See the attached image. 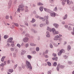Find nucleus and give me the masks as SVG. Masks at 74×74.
<instances>
[{"label":"nucleus","instance_id":"1","mask_svg":"<svg viewBox=\"0 0 74 74\" xmlns=\"http://www.w3.org/2000/svg\"><path fill=\"white\" fill-rule=\"evenodd\" d=\"M26 65L27 69H32V67L31 66V64L30 63V62L27 61H26Z\"/></svg>","mask_w":74,"mask_h":74},{"label":"nucleus","instance_id":"2","mask_svg":"<svg viewBox=\"0 0 74 74\" xmlns=\"http://www.w3.org/2000/svg\"><path fill=\"white\" fill-rule=\"evenodd\" d=\"M45 19H46L47 20H46V24H47V25H48L49 24V22L48 21V16H45L44 19L43 18L42 20V21H45Z\"/></svg>","mask_w":74,"mask_h":74},{"label":"nucleus","instance_id":"3","mask_svg":"<svg viewBox=\"0 0 74 74\" xmlns=\"http://www.w3.org/2000/svg\"><path fill=\"white\" fill-rule=\"evenodd\" d=\"M13 40V38H12L11 37L9 38L7 42V45H8V46L10 45V43H12V40Z\"/></svg>","mask_w":74,"mask_h":74},{"label":"nucleus","instance_id":"4","mask_svg":"<svg viewBox=\"0 0 74 74\" xmlns=\"http://www.w3.org/2000/svg\"><path fill=\"white\" fill-rule=\"evenodd\" d=\"M62 52H64V50L63 49H62L60 50V52H59L58 53V56H60Z\"/></svg>","mask_w":74,"mask_h":74},{"label":"nucleus","instance_id":"5","mask_svg":"<svg viewBox=\"0 0 74 74\" xmlns=\"http://www.w3.org/2000/svg\"><path fill=\"white\" fill-rule=\"evenodd\" d=\"M28 39L29 38H28L25 37L23 39V41L24 42H27V41H28Z\"/></svg>","mask_w":74,"mask_h":74},{"label":"nucleus","instance_id":"6","mask_svg":"<svg viewBox=\"0 0 74 74\" xmlns=\"http://www.w3.org/2000/svg\"><path fill=\"white\" fill-rule=\"evenodd\" d=\"M59 38V36H55V38H53L54 40H55L56 41V40H58V38Z\"/></svg>","mask_w":74,"mask_h":74},{"label":"nucleus","instance_id":"7","mask_svg":"<svg viewBox=\"0 0 74 74\" xmlns=\"http://www.w3.org/2000/svg\"><path fill=\"white\" fill-rule=\"evenodd\" d=\"M67 3L68 4H69V5L70 4H73V1H67Z\"/></svg>","mask_w":74,"mask_h":74},{"label":"nucleus","instance_id":"8","mask_svg":"<svg viewBox=\"0 0 74 74\" xmlns=\"http://www.w3.org/2000/svg\"><path fill=\"white\" fill-rule=\"evenodd\" d=\"M44 9L45 11L47 12H49V13H50V12H51V10H50L48 9L45 8H44Z\"/></svg>","mask_w":74,"mask_h":74},{"label":"nucleus","instance_id":"9","mask_svg":"<svg viewBox=\"0 0 74 74\" xmlns=\"http://www.w3.org/2000/svg\"><path fill=\"white\" fill-rule=\"evenodd\" d=\"M35 17L36 18H39V19H43V17H41L39 16H38V15H36L35 16Z\"/></svg>","mask_w":74,"mask_h":74},{"label":"nucleus","instance_id":"10","mask_svg":"<svg viewBox=\"0 0 74 74\" xmlns=\"http://www.w3.org/2000/svg\"><path fill=\"white\" fill-rule=\"evenodd\" d=\"M25 6L23 5V4L21 3V5H19V8H23V7H24Z\"/></svg>","mask_w":74,"mask_h":74},{"label":"nucleus","instance_id":"11","mask_svg":"<svg viewBox=\"0 0 74 74\" xmlns=\"http://www.w3.org/2000/svg\"><path fill=\"white\" fill-rule=\"evenodd\" d=\"M51 16H56V15L55 14V13H51Z\"/></svg>","mask_w":74,"mask_h":74},{"label":"nucleus","instance_id":"12","mask_svg":"<svg viewBox=\"0 0 74 74\" xmlns=\"http://www.w3.org/2000/svg\"><path fill=\"white\" fill-rule=\"evenodd\" d=\"M26 53V51L24 50H23L21 52V55H23V54H25Z\"/></svg>","mask_w":74,"mask_h":74},{"label":"nucleus","instance_id":"13","mask_svg":"<svg viewBox=\"0 0 74 74\" xmlns=\"http://www.w3.org/2000/svg\"><path fill=\"white\" fill-rule=\"evenodd\" d=\"M5 58V56H4L2 58H1V62H4V58Z\"/></svg>","mask_w":74,"mask_h":74},{"label":"nucleus","instance_id":"14","mask_svg":"<svg viewBox=\"0 0 74 74\" xmlns=\"http://www.w3.org/2000/svg\"><path fill=\"white\" fill-rule=\"evenodd\" d=\"M52 31L53 34H55V33L56 30H55V28H53L52 30H51V31Z\"/></svg>","mask_w":74,"mask_h":74},{"label":"nucleus","instance_id":"15","mask_svg":"<svg viewBox=\"0 0 74 74\" xmlns=\"http://www.w3.org/2000/svg\"><path fill=\"white\" fill-rule=\"evenodd\" d=\"M47 30L49 31V32H52V29L50 28L49 27H48L47 28Z\"/></svg>","mask_w":74,"mask_h":74},{"label":"nucleus","instance_id":"16","mask_svg":"<svg viewBox=\"0 0 74 74\" xmlns=\"http://www.w3.org/2000/svg\"><path fill=\"white\" fill-rule=\"evenodd\" d=\"M60 66V64H58L57 67V69L58 71H59V67Z\"/></svg>","mask_w":74,"mask_h":74},{"label":"nucleus","instance_id":"17","mask_svg":"<svg viewBox=\"0 0 74 74\" xmlns=\"http://www.w3.org/2000/svg\"><path fill=\"white\" fill-rule=\"evenodd\" d=\"M43 7H41L40 8L39 10L40 11H41V12H42V11H43Z\"/></svg>","mask_w":74,"mask_h":74},{"label":"nucleus","instance_id":"18","mask_svg":"<svg viewBox=\"0 0 74 74\" xmlns=\"http://www.w3.org/2000/svg\"><path fill=\"white\" fill-rule=\"evenodd\" d=\"M52 59L53 60H56V61H57V60H58V57H56L55 58H53Z\"/></svg>","mask_w":74,"mask_h":74},{"label":"nucleus","instance_id":"19","mask_svg":"<svg viewBox=\"0 0 74 74\" xmlns=\"http://www.w3.org/2000/svg\"><path fill=\"white\" fill-rule=\"evenodd\" d=\"M53 26H55V27H58V26H59L58 25L56 24H53Z\"/></svg>","mask_w":74,"mask_h":74},{"label":"nucleus","instance_id":"20","mask_svg":"<svg viewBox=\"0 0 74 74\" xmlns=\"http://www.w3.org/2000/svg\"><path fill=\"white\" fill-rule=\"evenodd\" d=\"M8 37V35H5L4 36V38L5 39H7Z\"/></svg>","mask_w":74,"mask_h":74},{"label":"nucleus","instance_id":"21","mask_svg":"<svg viewBox=\"0 0 74 74\" xmlns=\"http://www.w3.org/2000/svg\"><path fill=\"white\" fill-rule=\"evenodd\" d=\"M9 71L10 73H12L14 71L13 69H10L9 70Z\"/></svg>","mask_w":74,"mask_h":74},{"label":"nucleus","instance_id":"22","mask_svg":"<svg viewBox=\"0 0 74 74\" xmlns=\"http://www.w3.org/2000/svg\"><path fill=\"white\" fill-rule=\"evenodd\" d=\"M38 5H43V4L41 3H38Z\"/></svg>","mask_w":74,"mask_h":74},{"label":"nucleus","instance_id":"23","mask_svg":"<svg viewBox=\"0 0 74 74\" xmlns=\"http://www.w3.org/2000/svg\"><path fill=\"white\" fill-rule=\"evenodd\" d=\"M71 49V47H70V46H68L67 47V50L68 51H69L70 49Z\"/></svg>","mask_w":74,"mask_h":74},{"label":"nucleus","instance_id":"24","mask_svg":"<svg viewBox=\"0 0 74 74\" xmlns=\"http://www.w3.org/2000/svg\"><path fill=\"white\" fill-rule=\"evenodd\" d=\"M30 45L31 46H35L36 45V44H34V43H30Z\"/></svg>","mask_w":74,"mask_h":74},{"label":"nucleus","instance_id":"25","mask_svg":"<svg viewBox=\"0 0 74 74\" xmlns=\"http://www.w3.org/2000/svg\"><path fill=\"white\" fill-rule=\"evenodd\" d=\"M48 65V66H51V62H47Z\"/></svg>","mask_w":74,"mask_h":74},{"label":"nucleus","instance_id":"26","mask_svg":"<svg viewBox=\"0 0 74 74\" xmlns=\"http://www.w3.org/2000/svg\"><path fill=\"white\" fill-rule=\"evenodd\" d=\"M67 15L66 14L65 16V17L63 18V19H65L67 18Z\"/></svg>","mask_w":74,"mask_h":74},{"label":"nucleus","instance_id":"27","mask_svg":"<svg viewBox=\"0 0 74 74\" xmlns=\"http://www.w3.org/2000/svg\"><path fill=\"white\" fill-rule=\"evenodd\" d=\"M27 58L29 59H31L32 58V56L30 55H28L27 56Z\"/></svg>","mask_w":74,"mask_h":74},{"label":"nucleus","instance_id":"28","mask_svg":"<svg viewBox=\"0 0 74 74\" xmlns=\"http://www.w3.org/2000/svg\"><path fill=\"white\" fill-rule=\"evenodd\" d=\"M53 65L54 66H56L57 65V63H56V62H54V63Z\"/></svg>","mask_w":74,"mask_h":74},{"label":"nucleus","instance_id":"29","mask_svg":"<svg viewBox=\"0 0 74 74\" xmlns=\"http://www.w3.org/2000/svg\"><path fill=\"white\" fill-rule=\"evenodd\" d=\"M60 67L61 69H63V68H64V66L62 65H60Z\"/></svg>","mask_w":74,"mask_h":74},{"label":"nucleus","instance_id":"30","mask_svg":"<svg viewBox=\"0 0 74 74\" xmlns=\"http://www.w3.org/2000/svg\"><path fill=\"white\" fill-rule=\"evenodd\" d=\"M13 24L15 25L16 26H18V24L17 23H13Z\"/></svg>","mask_w":74,"mask_h":74},{"label":"nucleus","instance_id":"31","mask_svg":"<svg viewBox=\"0 0 74 74\" xmlns=\"http://www.w3.org/2000/svg\"><path fill=\"white\" fill-rule=\"evenodd\" d=\"M15 50V48H11L10 49V50L11 51H14Z\"/></svg>","mask_w":74,"mask_h":74},{"label":"nucleus","instance_id":"32","mask_svg":"<svg viewBox=\"0 0 74 74\" xmlns=\"http://www.w3.org/2000/svg\"><path fill=\"white\" fill-rule=\"evenodd\" d=\"M35 21H36L35 19H34L33 18H32V22L33 23H34V22H35Z\"/></svg>","mask_w":74,"mask_h":74},{"label":"nucleus","instance_id":"33","mask_svg":"<svg viewBox=\"0 0 74 74\" xmlns=\"http://www.w3.org/2000/svg\"><path fill=\"white\" fill-rule=\"evenodd\" d=\"M36 51H39V50H40V49L39 47H37L36 49Z\"/></svg>","mask_w":74,"mask_h":74},{"label":"nucleus","instance_id":"34","mask_svg":"<svg viewBox=\"0 0 74 74\" xmlns=\"http://www.w3.org/2000/svg\"><path fill=\"white\" fill-rule=\"evenodd\" d=\"M17 47H18V48H21V45L19 44H18L17 45Z\"/></svg>","mask_w":74,"mask_h":74},{"label":"nucleus","instance_id":"35","mask_svg":"<svg viewBox=\"0 0 74 74\" xmlns=\"http://www.w3.org/2000/svg\"><path fill=\"white\" fill-rule=\"evenodd\" d=\"M20 10L22 11H24V10H25V8H24V7H23L21 8Z\"/></svg>","mask_w":74,"mask_h":74},{"label":"nucleus","instance_id":"36","mask_svg":"<svg viewBox=\"0 0 74 74\" xmlns=\"http://www.w3.org/2000/svg\"><path fill=\"white\" fill-rule=\"evenodd\" d=\"M50 47L51 48H53V46L52 44H50Z\"/></svg>","mask_w":74,"mask_h":74},{"label":"nucleus","instance_id":"37","mask_svg":"<svg viewBox=\"0 0 74 74\" xmlns=\"http://www.w3.org/2000/svg\"><path fill=\"white\" fill-rule=\"evenodd\" d=\"M9 5L10 7V6L11 5V1H9Z\"/></svg>","mask_w":74,"mask_h":74},{"label":"nucleus","instance_id":"38","mask_svg":"<svg viewBox=\"0 0 74 74\" xmlns=\"http://www.w3.org/2000/svg\"><path fill=\"white\" fill-rule=\"evenodd\" d=\"M55 33L56 34H59V32L58 31H56V32Z\"/></svg>","mask_w":74,"mask_h":74},{"label":"nucleus","instance_id":"39","mask_svg":"<svg viewBox=\"0 0 74 74\" xmlns=\"http://www.w3.org/2000/svg\"><path fill=\"white\" fill-rule=\"evenodd\" d=\"M28 46H29V44H27L25 45V46L26 47V48H27V47H28Z\"/></svg>","mask_w":74,"mask_h":74},{"label":"nucleus","instance_id":"40","mask_svg":"<svg viewBox=\"0 0 74 74\" xmlns=\"http://www.w3.org/2000/svg\"><path fill=\"white\" fill-rule=\"evenodd\" d=\"M5 18H6L8 19L9 18V16H8V15H6V16Z\"/></svg>","mask_w":74,"mask_h":74},{"label":"nucleus","instance_id":"41","mask_svg":"<svg viewBox=\"0 0 74 74\" xmlns=\"http://www.w3.org/2000/svg\"><path fill=\"white\" fill-rule=\"evenodd\" d=\"M46 36L47 37H50V35H49V34H47Z\"/></svg>","mask_w":74,"mask_h":74},{"label":"nucleus","instance_id":"42","mask_svg":"<svg viewBox=\"0 0 74 74\" xmlns=\"http://www.w3.org/2000/svg\"><path fill=\"white\" fill-rule=\"evenodd\" d=\"M57 10V8L56 7L54 9V11H56Z\"/></svg>","mask_w":74,"mask_h":74},{"label":"nucleus","instance_id":"43","mask_svg":"<svg viewBox=\"0 0 74 74\" xmlns=\"http://www.w3.org/2000/svg\"><path fill=\"white\" fill-rule=\"evenodd\" d=\"M20 10H21L20 9V8H18L17 9V11L18 12H20Z\"/></svg>","mask_w":74,"mask_h":74},{"label":"nucleus","instance_id":"44","mask_svg":"<svg viewBox=\"0 0 74 74\" xmlns=\"http://www.w3.org/2000/svg\"><path fill=\"white\" fill-rule=\"evenodd\" d=\"M62 5H64V4H65V3H64V1H63L62 2Z\"/></svg>","mask_w":74,"mask_h":74},{"label":"nucleus","instance_id":"45","mask_svg":"<svg viewBox=\"0 0 74 74\" xmlns=\"http://www.w3.org/2000/svg\"><path fill=\"white\" fill-rule=\"evenodd\" d=\"M11 46L12 47H14V43H12L11 44Z\"/></svg>","mask_w":74,"mask_h":74},{"label":"nucleus","instance_id":"46","mask_svg":"<svg viewBox=\"0 0 74 74\" xmlns=\"http://www.w3.org/2000/svg\"><path fill=\"white\" fill-rule=\"evenodd\" d=\"M45 58H48V56L47 55H46L45 56Z\"/></svg>","mask_w":74,"mask_h":74},{"label":"nucleus","instance_id":"47","mask_svg":"<svg viewBox=\"0 0 74 74\" xmlns=\"http://www.w3.org/2000/svg\"><path fill=\"white\" fill-rule=\"evenodd\" d=\"M17 66H18L17 64H16L14 66V69H16V67H17Z\"/></svg>","mask_w":74,"mask_h":74},{"label":"nucleus","instance_id":"48","mask_svg":"<svg viewBox=\"0 0 74 74\" xmlns=\"http://www.w3.org/2000/svg\"><path fill=\"white\" fill-rule=\"evenodd\" d=\"M53 56H56V54L55 53H53Z\"/></svg>","mask_w":74,"mask_h":74},{"label":"nucleus","instance_id":"49","mask_svg":"<svg viewBox=\"0 0 74 74\" xmlns=\"http://www.w3.org/2000/svg\"><path fill=\"white\" fill-rule=\"evenodd\" d=\"M33 54H35L36 53V51H33L32 52Z\"/></svg>","mask_w":74,"mask_h":74},{"label":"nucleus","instance_id":"50","mask_svg":"<svg viewBox=\"0 0 74 74\" xmlns=\"http://www.w3.org/2000/svg\"><path fill=\"white\" fill-rule=\"evenodd\" d=\"M65 28H67L68 27V26L67 25H65Z\"/></svg>","mask_w":74,"mask_h":74},{"label":"nucleus","instance_id":"51","mask_svg":"<svg viewBox=\"0 0 74 74\" xmlns=\"http://www.w3.org/2000/svg\"><path fill=\"white\" fill-rule=\"evenodd\" d=\"M29 11V10L27 9H26L25 10V12H28Z\"/></svg>","mask_w":74,"mask_h":74},{"label":"nucleus","instance_id":"52","mask_svg":"<svg viewBox=\"0 0 74 74\" xmlns=\"http://www.w3.org/2000/svg\"><path fill=\"white\" fill-rule=\"evenodd\" d=\"M69 30H71V27H69Z\"/></svg>","mask_w":74,"mask_h":74},{"label":"nucleus","instance_id":"53","mask_svg":"<svg viewBox=\"0 0 74 74\" xmlns=\"http://www.w3.org/2000/svg\"><path fill=\"white\" fill-rule=\"evenodd\" d=\"M48 74H51V73L50 71H48Z\"/></svg>","mask_w":74,"mask_h":74},{"label":"nucleus","instance_id":"54","mask_svg":"<svg viewBox=\"0 0 74 74\" xmlns=\"http://www.w3.org/2000/svg\"><path fill=\"white\" fill-rule=\"evenodd\" d=\"M64 57L65 59H66V58H67V56H64Z\"/></svg>","mask_w":74,"mask_h":74},{"label":"nucleus","instance_id":"55","mask_svg":"<svg viewBox=\"0 0 74 74\" xmlns=\"http://www.w3.org/2000/svg\"><path fill=\"white\" fill-rule=\"evenodd\" d=\"M40 27H42L43 26V24H41L40 25Z\"/></svg>","mask_w":74,"mask_h":74},{"label":"nucleus","instance_id":"56","mask_svg":"<svg viewBox=\"0 0 74 74\" xmlns=\"http://www.w3.org/2000/svg\"><path fill=\"white\" fill-rule=\"evenodd\" d=\"M10 63V61L8 60L7 61V63H8V64Z\"/></svg>","mask_w":74,"mask_h":74},{"label":"nucleus","instance_id":"57","mask_svg":"<svg viewBox=\"0 0 74 74\" xmlns=\"http://www.w3.org/2000/svg\"><path fill=\"white\" fill-rule=\"evenodd\" d=\"M34 14H36V11H34Z\"/></svg>","mask_w":74,"mask_h":74},{"label":"nucleus","instance_id":"58","mask_svg":"<svg viewBox=\"0 0 74 74\" xmlns=\"http://www.w3.org/2000/svg\"><path fill=\"white\" fill-rule=\"evenodd\" d=\"M67 44V42H64V45H65V44Z\"/></svg>","mask_w":74,"mask_h":74},{"label":"nucleus","instance_id":"59","mask_svg":"<svg viewBox=\"0 0 74 74\" xmlns=\"http://www.w3.org/2000/svg\"><path fill=\"white\" fill-rule=\"evenodd\" d=\"M72 34H73V35H74V32H71Z\"/></svg>","mask_w":74,"mask_h":74},{"label":"nucleus","instance_id":"60","mask_svg":"<svg viewBox=\"0 0 74 74\" xmlns=\"http://www.w3.org/2000/svg\"><path fill=\"white\" fill-rule=\"evenodd\" d=\"M46 33L47 34H49V32H46Z\"/></svg>","mask_w":74,"mask_h":74},{"label":"nucleus","instance_id":"61","mask_svg":"<svg viewBox=\"0 0 74 74\" xmlns=\"http://www.w3.org/2000/svg\"><path fill=\"white\" fill-rule=\"evenodd\" d=\"M1 66H3V63H2L1 65Z\"/></svg>","mask_w":74,"mask_h":74},{"label":"nucleus","instance_id":"62","mask_svg":"<svg viewBox=\"0 0 74 74\" xmlns=\"http://www.w3.org/2000/svg\"><path fill=\"white\" fill-rule=\"evenodd\" d=\"M64 23H64V21L62 22V24L63 25H64Z\"/></svg>","mask_w":74,"mask_h":74},{"label":"nucleus","instance_id":"63","mask_svg":"<svg viewBox=\"0 0 74 74\" xmlns=\"http://www.w3.org/2000/svg\"><path fill=\"white\" fill-rule=\"evenodd\" d=\"M48 50H46V52H45V53H48Z\"/></svg>","mask_w":74,"mask_h":74},{"label":"nucleus","instance_id":"64","mask_svg":"<svg viewBox=\"0 0 74 74\" xmlns=\"http://www.w3.org/2000/svg\"><path fill=\"white\" fill-rule=\"evenodd\" d=\"M72 10L74 11V6L72 8Z\"/></svg>","mask_w":74,"mask_h":74}]
</instances>
